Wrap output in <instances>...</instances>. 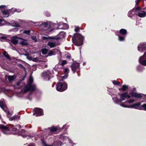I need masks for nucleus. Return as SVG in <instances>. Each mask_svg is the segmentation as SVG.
Here are the masks:
<instances>
[{
  "mask_svg": "<svg viewBox=\"0 0 146 146\" xmlns=\"http://www.w3.org/2000/svg\"><path fill=\"white\" fill-rule=\"evenodd\" d=\"M83 37L78 34H76L72 38V41L75 45L79 46L82 45L83 43Z\"/></svg>",
  "mask_w": 146,
  "mask_h": 146,
  "instance_id": "2",
  "label": "nucleus"
},
{
  "mask_svg": "<svg viewBox=\"0 0 146 146\" xmlns=\"http://www.w3.org/2000/svg\"><path fill=\"white\" fill-rule=\"evenodd\" d=\"M18 126H19L20 125H18Z\"/></svg>",
  "mask_w": 146,
  "mask_h": 146,
  "instance_id": "58",
  "label": "nucleus"
},
{
  "mask_svg": "<svg viewBox=\"0 0 146 146\" xmlns=\"http://www.w3.org/2000/svg\"><path fill=\"white\" fill-rule=\"evenodd\" d=\"M7 116L8 117H9V115L10 114V113L9 111L7 112Z\"/></svg>",
  "mask_w": 146,
  "mask_h": 146,
  "instance_id": "51",
  "label": "nucleus"
},
{
  "mask_svg": "<svg viewBox=\"0 0 146 146\" xmlns=\"http://www.w3.org/2000/svg\"><path fill=\"white\" fill-rule=\"evenodd\" d=\"M3 55L5 56V57L7 59H8L9 60L11 59L10 56L9 55L6 51H4L3 53Z\"/></svg>",
  "mask_w": 146,
  "mask_h": 146,
  "instance_id": "25",
  "label": "nucleus"
},
{
  "mask_svg": "<svg viewBox=\"0 0 146 146\" xmlns=\"http://www.w3.org/2000/svg\"><path fill=\"white\" fill-rule=\"evenodd\" d=\"M21 39L22 40V41L19 42L20 44L22 45H27L28 44V43L26 40L23 39L22 38V39Z\"/></svg>",
  "mask_w": 146,
  "mask_h": 146,
  "instance_id": "24",
  "label": "nucleus"
},
{
  "mask_svg": "<svg viewBox=\"0 0 146 146\" xmlns=\"http://www.w3.org/2000/svg\"><path fill=\"white\" fill-rule=\"evenodd\" d=\"M13 26L17 27H19V26L18 23L16 22H15L14 24L13 25Z\"/></svg>",
  "mask_w": 146,
  "mask_h": 146,
  "instance_id": "41",
  "label": "nucleus"
},
{
  "mask_svg": "<svg viewBox=\"0 0 146 146\" xmlns=\"http://www.w3.org/2000/svg\"><path fill=\"white\" fill-rule=\"evenodd\" d=\"M120 33L123 35H125L127 33V31L123 29H121L120 31Z\"/></svg>",
  "mask_w": 146,
  "mask_h": 146,
  "instance_id": "28",
  "label": "nucleus"
},
{
  "mask_svg": "<svg viewBox=\"0 0 146 146\" xmlns=\"http://www.w3.org/2000/svg\"><path fill=\"white\" fill-rule=\"evenodd\" d=\"M33 115L36 116H39L43 115L42 110L41 109L36 108L34 109Z\"/></svg>",
  "mask_w": 146,
  "mask_h": 146,
  "instance_id": "8",
  "label": "nucleus"
},
{
  "mask_svg": "<svg viewBox=\"0 0 146 146\" xmlns=\"http://www.w3.org/2000/svg\"><path fill=\"white\" fill-rule=\"evenodd\" d=\"M48 45L51 48L55 47L56 46V44L55 42H49L48 43Z\"/></svg>",
  "mask_w": 146,
  "mask_h": 146,
  "instance_id": "22",
  "label": "nucleus"
},
{
  "mask_svg": "<svg viewBox=\"0 0 146 146\" xmlns=\"http://www.w3.org/2000/svg\"><path fill=\"white\" fill-rule=\"evenodd\" d=\"M2 13H3V15L4 17H7L9 16V13L7 11H2Z\"/></svg>",
  "mask_w": 146,
  "mask_h": 146,
  "instance_id": "23",
  "label": "nucleus"
},
{
  "mask_svg": "<svg viewBox=\"0 0 146 146\" xmlns=\"http://www.w3.org/2000/svg\"><path fill=\"white\" fill-rule=\"evenodd\" d=\"M29 146H35L34 144L31 143L29 145Z\"/></svg>",
  "mask_w": 146,
  "mask_h": 146,
  "instance_id": "50",
  "label": "nucleus"
},
{
  "mask_svg": "<svg viewBox=\"0 0 146 146\" xmlns=\"http://www.w3.org/2000/svg\"><path fill=\"white\" fill-rule=\"evenodd\" d=\"M67 57L69 58H70V56H67Z\"/></svg>",
  "mask_w": 146,
  "mask_h": 146,
  "instance_id": "53",
  "label": "nucleus"
},
{
  "mask_svg": "<svg viewBox=\"0 0 146 146\" xmlns=\"http://www.w3.org/2000/svg\"><path fill=\"white\" fill-rule=\"evenodd\" d=\"M140 1V0H136L135 1L136 4V5H138L139 4Z\"/></svg>",
  "mask_w": 146,
  "mask_h": 146,
  "instance_id": "47",
  "label": "nucleus"
},
{
  "mask_svg": "<svg viewBox=\"0 0 146 146\" xmlns=\"http://www.w3.org/2000/svg\"><path fill=\"white\" fill-rule=\"evenodd\" d=\"M86 65V63L85 62H84L83 63V65Z\"/></svg>",
  "mask_w": 146,
  "mask_h": 146,
  "instance_id": "54",
  "label": "nucleus"
},
{
  "mask_svg": "<svg viewBox=\"0 0 146 146\" xmlns=\"http://www.w3.org/2000/svg\"><path fill=\"white\" fill-rule=\"evenodd\" d=\"M57 130V127H56L53 126L48 129V130L50 131V134L51 135L55 132Z\"/></svg>",
  "mask_w": 146,
  "mask_h": 146,
  "instance_id": "19",
  "label": "nucleus"
},
{
  "mask_svg": "<svg viewBox=\"0 0 146 146\" xmlns=\"http://www.w3.org/2000/svg\"><path fill=\"white\" fill-rule=\"evenodd\" d=\"M65 33L64 32H61L58 34L57 36L55 37H50L44 36L42 37L44 39H59L63 38L65 36Z\"/></svg>",
  "mask_w": 146,
  "mask_h": 146,
  "instance_id": "6",
  "label": "nucleus"
},
{
  "mask_svg": "<svg viewBox=\"0 0 146 146\" xmlns=\"http://www.w3.org/2000/svg\"><path fill=\"white\" fill-rule=\"evenodd\" d=\"M0 107L5 111L7 110V107L4 100L0 101Z\"/></svg>",
  "mask_w": 146,
  "mask_h": 146,
  "instance_id": "17",
  "label": "nucleus"
},
{
  "mask_svg": "<svg viewBox=\"0 0 146 146\" xmlns=\"http://www.w3.org/2000/svg\"><path fill=\"white\" fill-rule=\"evenodd\" d=\"M32 60L34 62H36L38 60V59L37 58H32Z\"/></svg>",
  "mask_w": 146,
  "mask_h": 146,
  "instance_id": "46",
  "label": "nucleus"
},
{
  "mask_svg": "<svg viewBox=\"0 0 146 146\" xmlns=\"http://www.w3.org/2000/svg\"><path fill=\"white\" fill-rule=\"evenodd\" d=\"M33 78L31 76L29 78V83L26 86L25 89L24 90V93H25L27 92L30 91H33L35 89V86L32 84L33 82Z\"/></svg>",
  "mask_w": 146,
  "mask_h": 146,
  "instance_id": "4",
  "label": "nucleus"
},
{
  "mask_svg": "<svg viewBox=\"0 0 146 146\" xmlns=\"http://www.w3.org/2000/svg\"><path fill=\"white\" fill-rule=\"evenodd\" d=\"M48 50L46 48H43L42 50V53L43 54H46L47 53Z\"/></svg>",
  "mask_w": 146,
  "mask_h": 146,
  "instance_id": "34",
  "label": "nucleus"
},
{
  "mask_svg": "<svg viewBox=\"0 0 146 146\" xmlns=\"http://www.w3.org/2000/svg\"><path fill=\"white\" fill-rule=\"evenodd\" d=\"M134 100H130L129 101H127V103H132L133 102Z\"/></svg>",
  "mask_w": 146,
  "mask_h": 146,
  "instance_id": "45",
  "label": "nucleus"
},
{
  "mask_svg": "<svg viewBox=\"0 0 146 146\" xmlns=\"http://www.w3.org/2000/svg\"><path fill=\"white\" fill-rule=\"evenodd\" d=\"M141 105L140 103H135L131 105H130V108H134L141 110Z\"/></svg>",
  "mask_w": 146,
  "mask_h": 146,
  "instance_id": "15",
  "label": "nucleus"
},
{
  "mask_svg": "<svg viewBox=\"0 0 146 146\" xmlns=\"http://www.w3.org/2000/svg\"><path fill=\"white\" fill-rule=\"evenodd\" d=\"M20 39H22V38L17 36H15L12 38L11 41L14 44H16L18 42V40Z\"/></svg>",
  "mask_w": 146,
  "mask_h": 146,
  "instance_id": "13",
  "label": "nucleus"
},
{
  "mask_svg": "<svg viewBox=\"0 0 146 146\" xmlns=\"http://www.w3.org/2000/svg\"><path fill=\"white\" fill-rule=\"evenodd\" d=\"M138 50L140 52L146 51L143 55L140 57L139 59L140 63L146 66V43H141L139 44L138 46Z\"/></svg>",
  "mask_w": 146,
  "mask_h": 146,
  "instance_id": "1",
  "label": "nucleus"
},
{
  "mask_svg": "<svg viewBox=\"0 0 146 146\" xmlns=\"http://www.w3.org/2000/svg\"><path fill=\"white\" fill-rule=\"evenodd\" d=\"M42 142L43 146H60L61 144V142L56 141L54 142V143L52 145H49L47 144L44 140H42Z\"/></svg>",
  "mask_w": 146,
  "mask_h": 146,
  "instance_id": "10",
  "label": "nucleus"
},
{
  "mask_svg": "<svg viewBox=\"0 0 146 146\" xmlns=\"http://www.w3.org/2000/svg\"><path fill=\"white\" fill-rule=\"evenodd\" d=\"M130 96L128 94L127 92H125L122 94L120 96V99H117V98H113V100L116 104H119L122 101L129 98Z\"/></svg>",
  "mask_w": 146,
  "mask_h": 146,
  "instance_id": "3",
  "label": "nucleus"
},
{
  "mask_svg": "<svg viewBox=\"0 0 146 146\" xmlns=\"http://www.w3.org/2000/svg\"><path fill=\"white\" fill-rule=\"evenodd\" d=\"M5 78L6 79H8L9 82H11L14 80L15 77L14 76H6Z\"/></svg>",
  "mask_w": 146,
  "mask_h": 146,
  "instance_id": "21",
  "label": "nucleus"
},
{
  "mask_svg": "<svg viewBox=\"0 0 146 146\" xmlns=\"http://www.w3.org/2000/svg\"><path fill=\"white\" fill-rule=\"evenodd\" d=\"M130 94L132 97H134L135 98H139L143 97V95L141 94H137L136 93L135 90H134L132 92H131Z\"/></svg>",
  "mask_w": 146,
  "mask_h": 146,
  "instance_id": "11",
  "label": "nucleus"
},
{
  "mask_svg": "<svg viewBox=\"0 0 146 146\" xmlns=\"http://www.w3.org/2000/svg\"><path fill=\"white\" fill-rule=\"evenodd\" d=\"M22 136H23V137L24 138H25V137H27L28 136L29 137V138H27V139H29V138H31V139H32L33 138V137H32V136H28L27 135H22Z\"/></svg>",
  "mask_w": 146,
  "mask_h": 146,
  "instance_id": "40",
  "label": "nucleus"
},
{
  "mask_svg": "<svg viewBox=\"0 0 146 146\" xmlns=\"http://www.w3.org/2000/svg\"><path fill=\"white\" fill-rule=\"evenodd\" d=\"M60 53V51L58 50L57 49H54L50 51L48 53V55L51 56L52 55H55L56 54V52Z\"/></svg>",
  "mask_w": 146,
  "mask_h": 146,
  "instance_id": "20",
  "label": "nucleus"
},
{
  "mask_svg": "<svg viewBox=\"0 0 146 146\" xmlns=\"http://www.w3.org/2000/svg\"><path fill=\"white\" fill-rule=\"evenodd\" d=\"M60 138L62 139H68V137H66V136H62V135H61V136H60Z\"/></svg>",
  "mask_w": 146,
  "mask_h": 146,
  "instance_id": "42",
  "label": "nucleus"
},
{
  "mask_svg": "<svg viewBox=\"0 0 146 146\" xmlns=\"http://www.w3.org/2000/svg\"><path fill=\"white\" fill-rule=\"evenodd\" d=\"M56 90L60 92H63L66 90L67 88V84L65 82L62 83L59 82L56 85Z\"/></svg>",
  "mask_w": 146,
  "mask_h": 146,
  "instance_id": "5",
  "label": "nucleus"
},
{
  "mask_svg": "<svg viewBox=\"0 0 146 146\" xmlns=\"http://www.w3.org/2000/svg\"><path fill=\"white\" fill-rule=\"evenodd\" d=\"M43 76L44 78L49 80L51 77V73L49 71H47L46 72H44L43 73Z\"/></svg>",
  "mask_w": 146,
  "mask_h": 146,
  "instance_id": "12",
  "label": "nucleus"
},
{
  "mask_svg": "<svg viewBox=\"0 0 146 146\" xmlns=\"http://www.w3.org/2000/svg\"><path fill=\"white\" fill-rule=\"evenodd\" d=\"M22 131H25V130H22Z\"/></svg>",
  "mask_w": 146,
  "mask_h": 146,
  "instance_id": "57",
  "label": "nucleus"
},
{
  "mask_svg": "<svg viewBox=\"0 0 146 146\" xmlns=\"http://www.w3.org/2000/svg\"><path fill=\"white\" fill-rule=\"evenodd\" d=\"M31 38L32 39V40H34L35 42H36V41L37 39L35 36H33Z\"/></svg>",
  "mask_w": 146,
  "mask_h": 146,
  "instance_id": "44",
  "label": "nucleus"
},
{
  "mask_svg": "<svg viewBox=\"0 0 146 146\" xmlns=\"http://www.w3.org/2000/svg\"><path fill=\"white\" fill-rule=\"evenodd\" d=\"M17 12H21V10H18V11H17Z\"/></svg>",
  "mask_w": 146,
  "mask_h": 146,
  "instance_id": "56",
  "label": "nucleus"
},
{
  "mask_svg": "<svg viewBox=\"0 0 146 146\" xmlns=\"http://www.w3.org/2000/svg\"><path fill=\"white\" fill-rule=\"evenodd\" d=\"M20 32L22 33H25L27 35H28L30 33V31L29 30H25L24 31L23 30H22Z\"/></svg>",
  "mask_w": 146,
  "mask_h": 146,
  "instance_id": "33",
  "label": "nucleus"
},
{
  "mask_svg": "<svg viewBox=\"0 0 146 146\" xmlns=\"http://www.w3.org/2000/svg\"><path fill=\"white\" fill-rule=\"evenodd\" d=\"M141 110H144L146 111V104H144L141 105Z\"/></svg>",
  "mask_w": 146,
  "mask_h": 146,
  "instance_id": "35",
  "label": "nucleus"
},
{
  "mask_svg": "<svg viewBox=\"0 0 146 146\" xmlns=\"http://www.w3.org/2000/svg\"><path fill=\"white\" fill-rule=\"evenodd\" d=\"M140 8L137 7L135 9V14L140 17H143L146 15V12L143 11H140Z\"/></svg>",
  "mask_w": 146,
  "mask_h": 146,
  "instance_id": "7",
  "label": "nucleus"
},
{
  "mask_svg": "<svg viewBox=\"0 0 146 146\" xmlns=\"http://www.w3.org/2000/svg\"><path fill=\"white\" fill-rule=\"evenodd\" d=\"M119 90H122V88H119Z\"/></svg>",
  "mask_w": 146,
  "mask_h": 146,
  "instance_id": "52",
  "label": "nucleus"
},
{
  "mask_svg": "<svg viewBox=\"0 0 146 146\" xmlns=\"http://www.w3.org/2000/svg\"><path fill=\"white\" fill-rule=\"evenodd\" d=\"M127 88V86L125 85H123L122 88V89L123 91H125Z\"/></svg>",
  "mask_w": 146,
  "mask_h": 146,
  "instance_id": "38",
  "label": "nucleus"
},
{
  "mask_svg": "<svg viewBox=\"0 0 146 146\" xmlns=\"http://www.w3.org/2000/svg\"><path fill=\"white\" fill-rule=\"evenodd\" d=\"M69 69L67 68H65L64 70V72L65 74V75L63 76V75H61V77L64 79H65L67 78L68 76L67 74L69 73Z\"/></svg>",
  "mask_w": 146,
  "mask_h": 146,
  "instance_id": "18",
  "label": "nucleus"
},
{
  "mask_svg": "<svg viewBox=\"0 0 146 146\" xmlns=\"http://www.w3.org/2000/svg\"><path fill=\"white\" fill-rule=\"evenodd\" d=\"M134 9L131 10L129 11L128 13V16L129 17H131L133 15V13L134 11Z\"/></svg>",
  "mask_w": 146,
  "mask_h": 146,
  "instance_id": "30",
  "label": "nucleus"
},
{
  "mask_svg": "<svg viewBox=\"0 0 146 146\" xmlns=\"http://www.w3.org/2000/svg\"><path fill=\"white\" fill-rule=\"evenodd\" d=\"M6 38L7 37L5 36H2L1 37V38L3 40H5Z\"/></svg>",
  "mask_w": 146,
  "mask_h": 146,
  "instance_id": "48",
  "label": "nucleus"
},
{
  "mask_svg": "<svg viewBox=\"0 0 146 146\" xmlns=\"http://www.w3.org/2000/svg\"><path fill=\"white\" fill-rule=\"evenodd\" d=\"M19 118L20 116L17 115H15L13 116L9 119L10 120H13L15 119L19 120Z\"/></svg>",
  "mask_w": 146,
  "mask_h": 146,
  "instance_id": "26",
  "label": "nucleus"
},
{
  "mask_svg": "<svg viewBox=\"0 0 146 146\" xmlns=\"http://www.w3.org/2000/svg\"><path fill=\"white\" fill-rule=\"evenodd\" d=\"M6 24V22L2 19H0V26L5 25Z\"/></svg>",
  "mask_w": 146,
  "mask_h": 146,
  "instance_id": "29",
  "label": "nucleus"
},
{
  "mask_svg": "<svg viewBox=\"0 0 146 146\" xmlns=\"http://www.w3.org/2000/svg\"><path fill=\"white\" fill-rule=\"evenodd\" d=\"M127 103V101L125 102L124 103L121 104H120V105L122 107L124 108H130V106H128L125 104V103Z\"/></svg>",
  "mask_w": 146,
  "mask_h": 146,
  "instance_id": "27",
  "label": "nucleus"
},
{
  "mask_svg": "<svg viewBox=\"0 0 146 146\" xmlns=\"http://www.w3.org/2000/svg\"><path fill=\"white\" fill-rule=\"evenodd\" d=\"M67 63L66 61L65 60H62V61L61 64L62 66H64V65L66 64Z\"/></svg>",
  "mask_w": 146,
  "mask_h": 146,
  "instance_id": "39",
  "label": "nucleus"
},
{
  "mask_svg": "<svg viewBox=\"0 0 146 146\" xmlns=\"http://www.w3.org/2000/svg\"><path fill=\"white\" fill-rule=\"evenodd\" d=\"M40 27L42 28L43 30H46L50 27V24L47 22H44L40 25Z\"/></svg>",
  "mask_w": 146,
  "mask_h": 146,
  "instance_id": "9",
  "label": "nucleus"
},
{
  "mask_svg": "<svg viewBox=\"0 0 146 146\" xmlns=\"http://www.w3.org/2000/svg\"><path fill=\"white\" fill-rule=\"evenodd\" d=\"M0 128L2 129V131L3 133L5 134H7L8 133L7 132V131H9L10 130V129L3 125H0Z\"/></svg>",
  "mask_w": 146,
  "mask_h": 146,
  "instance_id": "14",
  "label": "nucleus"
},
{
  "mask_svg": "<svg viewBox=\"0 0 146 146\" xmlns=\"http://www.w3.org/2000/svg\"><path fill=\"white\" fill-rule=\"evenodd\" d=\"M68 28V24H64V26L63 27L61 28L57 27V28L56 29H67Z\"/></svg>",
  "mask_w": 146,
  "mask_h": 146,
  "instance_id": "31",
  "label": "nucleus"
},
{
  "mask_svg": "<svg viewBox=\"0 0 146 146\" xmlns=\"http://www.w3.org/2000/svg\"><path fill=\"white\" fill-rule=\"evenodd\" d=\"M24 55L27 56V58L29 60H32L33 57L29 55L28 54H24Z\"/></svg>",
  "mask_w": 146,
  "mask_h": 146,
  "instance_id": "32",
  "label": "nucleus"
},
{
  "mask_svg": "<svg viewBox=\"0 0 146 146\" xmlns=\"http://www.w3.org/2000/svg\"><path fill=\"white\" fill-rule=\"evenodd\" d=\"M119 37V40L120 41H123L124 40V38L123 36H120L118 35Z\"/></svg>",
  "mask_w": 146,
  "mask_h": 146,
  "instance_id": "36",
  "label": "nucleus"
},
{
  "mask_svg": "<svg viewBox=\"0 0 146 146\" xmlns=\"http://www.w3.org/2000/svg\"><path fill=\"white\" fill-rule=\"evenodd\" d=\"M6 6L5 5H2L0 6V8L5 7H6Z\"/></svg>",
  "mask_w": 146,
  "mask_h": 146,
  "instance_id": "49",
  "label": "nucleus"
},
{
  "mask_svg": "<svg viewBox=\"0 0 146 146\" xmlns=\"http://www.w3.org/2000/svg\"><path fill=\"white\" fill-rule=\"evenodd\" d=\"M112 83L114 85H118L120 84V83L115 80H113L112 81Z\"/></svg>",
  "mask_w": 146,
  "mask_h": 146,
  "instance_id": "37",
  "label": "nucleus"
},
{
  "mask_svg": "<svg viewBox=\"0 0 146 146\" xmlns=\"http://www.w3.org/2000/svg\"><path fill=\"white\" fill-rule=\"evenodd\" d=\"M79 66V64L78 63H74L71 66L72 70L74 73L76 69L78 68Z\"/></svg>",
  "mask_w": 146,
  "mask_h": 146,
  "instance_id": "16",
  "label": "nucleus"
},
{
  "mask_svg": "<svg viewBox=\"0 0 146 146\" xmlns=\"http://www.w3.org/2000/svg\"><path fill=\"white\" fill-rule=\"evenodd\" d=\"M80 28L78 27H76L74 29V31L76 32H78Z\"/></svg>",
  "mask_w": 146,
  "mask_h": 146,
  "instance_id": "43",
  "label": "nucleus"
},
{
  "mask_svg": "<svg viewBox=\"0 0 146 146\" xmlns=\"http://www.w3.org/2000/svg\"><path fill=\"white\" fill-rule=\"evenodd\" d=\"M16 128H14L13 129V131H16Z\"/></svg>",
  "mask_w": 146,
  "mask_h": 146,
  "instance_id": "55",
  "label": "nucleus"
}]
</instances>
